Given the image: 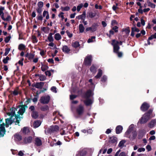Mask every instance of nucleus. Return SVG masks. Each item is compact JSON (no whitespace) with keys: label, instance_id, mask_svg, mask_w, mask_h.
<instances>
[{"label":"nucleus","instance_id":"43","mask_svg":"<svg viewBox=\"0 0 156 156\" xmlns=\"http://www.w3.org/2000/svg\"><path fill=\"white\" fill-rule=\"evenodd\" d=\"M11 38V37L10 36H9L7 37H6L5 40V41L6 43H8L9 41H10Z\"/></svg>","mask_w":156,"mask_h":156},{"label":"nucleus","instance_id":"39","mask_svg":"<svg viewBox=\"0 0 156 156\" xmlns=\"http://www.w3.org/2000/svg\"><path fill=\"white\" fill-rule=\"evenodd\" d=\"M25 46L23 44H20L18 47V49L20 50H22L23 49L25 48Z\"/></svg>","mask_w":156,"mask_h":156},{"label":"nucleus","instance_id":"21","mask_svg":"<svg viewBox=\"0 0 156 156\" xmlns=\"http://www.w3.org/2000/svg\"><path fill=\"white\" fill-rule=\"evenodd\" d=\"M110 140L109 142L111 143H116L117 141V138L115 136H112L110 138Z\"/></svg>","mask_w":156,"mask_h":156},{"label":"nucleus","instance_id":"33","mask_svg":"<svg viewBox=\"0 0 156 156\" xmlns=\"http://www.w3.org/2000/svg\"><path fill=\"white\" fill-rule=\"evenodd\" d=\"M41 109L42 111H45L48 110L49 109V108L47 105H46L41 107Z\"/></svg>","mask_w":156,"mask_h":156},{"label":"nucleus","instance_id":"49","mask_svg":"<svg viewBox=\"0 0 156 156\" xmlns=\"http://www.w3.org/2000/svg\"><path fill=\"white\" fill-rule=\"evenodd\" d=\"M77 97V96L75 95H70V100H73L74 99L76 98Z\"/></svg>","mask_w":156,"mask_h":156},{"label":"nucleus","instance_id":"57","mask_svg":"<svg viewBox=\"0 0 156 156\" xmlns=\"http://www.w3.org/2000/svg\"><path fill=\"white\" fill-rule=\"evenodd\" d=\"M45 74L46 75L48 76H50L51 75V73L49 71H47L45 72Z\"/></svg>","mask_w":156,"mask_h":156},{"label":"nucleus","instance_id":"13","mask_svg":"<svg viewBox=\"0 0 156 156\" xmlns=\"http://www.w3.org/2000/svg\"><path fill=\"white\" fill-rule=\"evenodd\" d=\"M145 133V131L144 130H140L139 131L138 138L139 139H141L144 136Z\"/></svg>","mask_w":156,"mask_h":156},{"label":"nucleus","instance_id":"15","mask_svg":"<svg viewBox=\"0 0 156 156\" xmlns=\"http://www.w3.org/2000/svg\"><path fill=\"white\" fill-rule=\"evenodd\" d=\"M35 144L37 146H39L41 145L42 142L41 140L38 137L36 138L35 140Z\"/></svg>","mask_w":156,"mask_h":156},{"label":"nucleus","instance_id":"38","mask_svg":"<svg viewBox=\"0 0 156 156\" xmlns=\"http://www.w3.org/2000/svg\"><path fill=\"white\" fill-rule=\"evenodd\" d=\"M9 59V58L8 56H7L5 58H4L3 60V62L4 64H6L8 63V61Z\"/></svg>","mask_w":156,"mask_h":156},{"label":"nucleus","instance_id":"51","mask_svg":"<svg viewBox=\"0 0 156 156\" xmlns=\"http://www.w3.org/2000/svg\"><path fill=\"white\" fill-rule=\"evenodd\" d=\"M4 10V7H0V16L2 14H4L3 11Z\"/></svg>","mask_w":156,"mask_h":156},{"label":"nucleus","instance_id":"31","mask_svg":"<svg viewBox=\"0 0 156 156\" xmlns=\"http://www.w3.org/2000/svg\"><path fill=\"white\" fill-rule=\"evenodd\" d=\"M61 37L59 33H57L55 34V38L57 40H59L61 39Z\"/></svg>","mask_w":156,"mask_h":156},{"label":"nucleus","instance_id":"8","mask_svg":"<svg viewBox=\"0 0 156 156\" xmlns=\"http://www.w3.org/2000/svg\"><path fill=\"white\" fill-rule=\"evenodd\" d=\"M137 133L135 131H133L129 135H126L127 137H128L131 140H134L136 136Z\"/></svg>","mask_w":156,"mask_h":156},{"label":"nucleus","instance_id":"55","mask_svg":"<svg viewBox=\"0 0 156 156\" xmlns=\"http://www.w3.org/2000/svg\"><path fill=\"white\" fill-rule=\"evenodd\" d=\"M47 89L45 88H43V90H40L39 92L37 91V94H41V92H44V91L46 90Z\"/></svg>","mask_w":156,"mask_h":156},{"label":"nucleus","instance_id":"5","mask_svg":"<svg viewBox=\"0 0 156 156\" xmlns=\"http://www.w3.org/2000/svg\"><path fill=\"white\" fill-rule=\"evenodd\" d=\"M5 121L6 123V127H8L9 125H11L13 123H16L15 118L12 119V116L10 117L9 118L6 119Z\"/></svg>","mask_w":156,"mask_h":156},{"label":"nucleus","instance_id":"60","mask_svg":"<svg viewBox=\"0 0 156 156\" xmlns=\"http://www.w3.org/2000/svg\"><path fill=\"white\" fill-rule=\"evenodd\" d=\"M36 10L37 11V12L39 14L41 13L42 11V9L41 8H37V9Z\"/></svg>","mask_w":156,"mask_h":156},{"label":"nucleus","instance_id":"29","mask_svg":"<svg viewBox=\"0 0 156 156\" xmlns=\"http://www.w3.org/2000/svg\"><path fill=\"white\" fill-rule=\"evenodd\" d=\"M96 15V13H93L92 12H89L87 14V16H89L90 18H92L94 17Z\"/></svg>","mask_w":156,"mask_h":156},{"label":"nucleus","instance_id":"30","mask_svg":"<svg viewBox=\"0 0 156 156\" xmlns=\"http://www.w3.org/2000/svg\"><path fill=\"white\" fill-rule=\"evenodd\" d=\"M79 29L80 32L83 33V32L84 28L82 24H80L79 26Z\"/></svg>","mask_w":156,"mask_h":156},{"label":"nucleus","instance_id":"37","mask_svg":"<svg viewBox=\"0 0 156 156\" xmlns=\"http://www.w3.org/2000/svg\"><path fill=\"white\" fill-rule=\"evenodd\" d=\"M61 9L62 11H69L70 9V8L69 6H66L65 7H61Z\"/></svg>","mask_w":156,"mask_h":156},{"label":"nucleus","instance_id":"11","mask_svg":"<svg viewBox=\"0 0 156 156\" xmlns=\"http://www.w3.org/2000/svg\"><path fill=\"white\" fill-rule=\"evenodd\" d=\"M150 107L149 105L147 103L144 102L141 107V110L143 111H145L147 110Z\"/></svg>","mask_w":156,"mask_h":156},{"label":"nucleus","instance_id":"32","mask_svg":"<svg viewBox=\"0 0 156 156\" xmlns=\"http://www.w3.org/2000/svg\"><path fill=\"white\" fill-rule=\"evenodd\" d=\"M29 132V130L27 127H24L22 130L23 133L24 134H26Z\"/></svg>","mask_w":156,"mask_h":156},{"label":"nucleus","instance_id":"6","mask_svg":"<svg viewBox=\"0 0 156 156\" xmlns=\"http://www.w3.org/2000/svg\"><path fill=\"white\" fill-rule=\"evenodd\" d=\"M18 107L19 108L20 107L21 108L18 112L17 113L19 114V113H21V115H23V113L25 112L26 108H27L28 107L27 105H19Z\"/></svg>","mask_w":156,"mask_h":156},{"label":"nucleus","instance_id":"35","mask_svg":"<svg viewBox=\"0 0 156 156\" xmlns=\"http://www.w3.org/2000/svg\"><path fill=\"white\" fill-rule=\"evenodd\" d=\"M147 3H148V6L151 7V8H155V5L154 4L150 2H147Z\"/></svg>","mask_w":156,"mask_h":156},{"label":"nucleus","instance_id":"24","mask_svg":"<svg viewBox=\"0 0 156 156\" xmlns=\"http://www.w3.org/2000/svg\"><path fill=\"white\" fill-rule=\"evenodd\" d=\"M133 128L132 126H130L129 129L126 133V135H129L133 131Z\"/></svg>","mask_w":156,"mask_h":156},{"label":"nucleus","instance_id":"45","mask_svg":"<svg viewBox=\"0 0 156 156\" xmlns=\"http://www.w3.org/2000/svg\"><path fill=\"white\" fill-rule=\"evenodd\" d=\"M123 31H125L126 34H129L130 31L129 27H128L127 28L125 29Z\"/></svg>","mask_w":156,"mask_h":156},{"label":"nucleus","instance_id":"41","mask_svg":"<svg viewBox=\"0 0 156 156\" xmlns=\"http://www.w3.org/2000/svg\"><path fill=\"white\" fill-rule=\"evenodd\" d=\"M40 80V81H44L46 79V77L44 75H41L39 77Z\"/></svg>","mask_w":156,"mask_h":156},{"label":"nucleus","instance_id":"1","mask_svg":"<svg viewBox=\"0 0 156 156\" xmlns=\"http://www.w3.org/2000/svg\"><path fill=\"white\" fill-rule=\"evenodd\" d=\"M152 112V110L150 109L147 112L145 113L140 120V124H144L147 122L151 118V115Z\"/></svg>","mask_w":156,"mask_h":156},{"label":"nucleus","instance_id":"18","mask_svg":"<svg viewBox=\"0 0 156 156\" xmlns=\"http://www.w3.org/2000/svg\"><path fill=\"white\" fill-rule=\"evenodd\" d=\"M44 82H41L36 83V88L41 89L44 85Z\"/></svg>","mask_w":156,"mask_h":156},{"label":"nucleus","instance_id":"56","mask_svg":"<svg viewBox=\"0 0 156 156\" xmlns=\"http://www.w3.org/2000/svg\"><path fill=\"white\" fill-rule=\"evenodd\" d=\"M132 28H133V30L134 32H139L140 31L139 29L136 28V27H132Z\"/></svg>","mask_w":156,"mask_h":156},{"label":"nucleus","instance_id":"7","mask_svg":"<svg viewBox=\"0 0 156 156\" xmlns=\"http://www.w3.org/2000/svg\"><path fill=\"white\" fill-rule=\"evenodd\" d=\"M16 108H12L10 109V112L7 113V114L10 117L12 116V118L13 116L16 117L17 114L15 113Z\"/></svg>","mask_w":156,"mask_h":156},{"label":"nucleus","instance_id":"17","mask_svg":"<svg viewBox=\"0 0 156 156\" xmlns=\"http://www.w3.org/2000/svg\"><path fill=\"white\" fill-rule=\"evenodd\" d=\"M41 122L40 120L35 121L33 124V126L34 128H36L39 127L41 124Z\"/></svg>","mask_w":156,"mask_h":156},{"label":"nucleus","instance_id":"2","mask_svg":"<svg viewBox=\"0 0 156 156\" xmlns=\"http://www.w3.org/2000/svg\"><path fill=\"white\" fill-rule=\"evenodd\" d=\"M93 94L92 91L90 90H88L86 93L85 97L86 98V100L84 101V103L86 106H89L92 104L93 101L89 98L93 96Z\"/></svg>","mask_w":156,"mask_h":156},{"label":"nucleus","instance_id":"20","mask_svg":"<svg viewBox=\"0 0 156 156\" xmlns=\"http://www.w3.org/2000/svg\"><path fill=\"white\" fill-rule=\"evenodd\" d=\"M32 137L31 136L28 138H25L24 140V142L25 144L30 143L32 140Z\"/></svg>","mask_w":156,"mask_h":156},{"label":"nucleus","instance_id":"62","mask_svg":"<svg viewBox=\"0 0 156 156\" xmlns=\"http://www.w3.org/2000/svg\"><path fill=\"white\" fill-rule=\"evenodd\" d=\"M117 23L115 20H112V25L113 26L115 24H117Z\"/></svg>","mask_w":156,"mask_h":156},{"label":"nucleus","instance_id":"59","mask_svg":"<svg viewBox=\"0 0 156 156\" xmlns=\"http://www.w3.org/2000/svg\"><path fill=\"white\" fill-rule=\"evenodd\" d=\"M118 27L117 26H115L114 27H113L112 28V30H114L115 32H117L118 31L117 29Z\"/></svg>","mask_w":156,"mask_h":156},{"label":"nucleus","instance_id":"63","mask_svg":"<svg viewBox=\"0 0 156 156\" xmlns=\"http://www.w3.org/2000/svg\"><path fill=\"white\" fill-rule=\"evenodd\" d=\"M145 148H142V147L140 148H139L138 150V151L139 152H141L142 151H145Z\"/></svg>","mask_w":156,"mask_h":156},{"label":"nucleus","instance_id":"44","mask_svg":"<svg viewBox=\"0 0 156 156\" xmlns=\"http://www.w3.org/2000/svg\"><path fill=\"white\" fill-rule=\"evenodd\" d=\"M10 50V48H6L5 49V52L4 53V55L5 56L7 55L9 53V52Z\"/></svg>","mask_w":156,"mask_h":156},{"label":"nucleus","instance_id":"19","mask_svg":"<svg viewBox=\"0 0 156 156\" xmlns=\"http://www.w3.org/2000/svg\"><path fill=\"white\" fill-rule=\"evenodd\" d=\"M86 17V12L85 11H84L83 12V14L80 15L76 17V18L78 20H80V19H81L83 20H84V18Z\"/></svg>","mask_w":156,"mask_h":156},{"label":"nucleus","instance_id":"58","mask_svg":"<svg viewBox=\"0 0 156 156\" xmlns=\"http://www.w3.org/2000/svg\"><path fill=\"white\" fill-rule=\"evenodd\" d=\"M66 32L69 37L71 38L72 37V34L70 33L68 30H67Z\"/></svg>","mask_w":156,"mask_h":156},{"label":"nucleus","instance_id":"64","mask_svg":"<svg viewBox=\"0 0 156 156\" xmlns=\"http://www.w3.org/2000/svg\"><path fill=\"white\" fill-rule=\"evenodd\" d=\"M119 156H126V154L125 152H122L119 154Z\"/></svg>","mask_w":156,"mask_h":156},{"label":"nucleus","instance_id":"23","mask_svg":"<svg viewBox=\"0 0 156 156\" xmlns=\"http://www.w3.org/2000/svg\"><path fill=\"white\" fill-rule=\"evenodd\" d=\"M122 129V127L121 126H118L116 128V132L117 134L119 133Z\"/></svg>","mask_w":156,"mask_h":156},{"label":"nucleus","instance_id":"4","mask_svg":"<svg viewBox=\"0 0 156 156\" xmlns=\"http://www.w3.org/2000/svg\"><path fill=\"white\" fill-rule=\"evenodd\" d=\"M50 97L47 95L46 96H42L41 98L40 101L41 103L43 104H47L50 101Z\"/></svg>","mask_w":156,"mask_h":156},{"label":"nucleus","instance_id":"28","mask_svg":"<svg viewBox=\"0 0 156 156\" xmlns=\"http://www.w3.org/2000/svg\"><path fill=\"white\" fill-rule=\"evenodd\" d=\"M96 69L97 68L93 65L90 68V71L93 73H95L96 72Z\"/></svg>","mask_w":156,"mask_h":156},{"label":"nucleus","instance_id":"10","mask_svg":"<svg viewBox=\"0 0 156 156\" xmlns=\"http://www.w3.org/2000/svg\"><path fill=\"white\" fill-rule=\"evenodd\" d=\"M91 58L92 57L90 55L86 57L84 60L85 64L90 65L91 63Z\"/></svg>","mask_w":156,"mask_h":156},{"label":"nucleus","instance_id":"26","mask_svg":"<svg viewBox=\"0 0 156 156\" xmlns=\"http://www.w3.org/2000/svg\"><path fill=\"white\" fill-rule=\"evenodd\" d=\"M98 25L96 23H94L91 27L92 28V32H93L96 31L97 30V27Z\"/></svg>","mask_w":156,"mask_h":156},{"label":"nucleus","instance_id":"61","mask_svg":"<svg viewBox=\"0 0 156 156\" xmlns=\"http://www.w3.org/2000/svg\"><path fill=\"white\" fill-rule=\"evenodd\" d=\"M48 39L50 42L53 41H54L53 37H48Z\"/></svg>","mask_w":156,"mask_h":156},{"label":"nucleus","instance_id":"48","mask_svg":"<svg viewBox=\"0 0 156 156\" xmlns=\"http://www.w3.org/2000/svg\"><path fill=\"white\" fill-rule=\"evenodd\" d=\"M95 38V36H92L90 38H89L87 41L88 43H90L93 42V39H94Z\"/></svg>","mask_w":156,"mask_h":156},{"label":"nucleus","instance_id":"22","mask_svg":"<svg viewBox=\"0 0 156 156\" xmlns=\"http://www.w3.org/2000/svg\"><path fill=\"white\" fill-rule=\"evenodd\" d=\"M62 50L63 51L68 53H69L70 51V49L68 48L67 46L65 45L63 47Z\"/></svg>","mask_w":156,"mask_h":156},{"label":"nucleus","instance_id":"27","mask_svg":"<svg viewBox=\"0 0 156 156\" xmlns=\"http://www.w3.org/2000/svg\"><path fill=\"white\" fill-rule=\"evenodd\" d=\"M102 74V71L101 69H98V73L95 77L96 78H98L101 77Z\"/></svg>","mask_w":156,"mask_h":156},{"label":"nucleus","instance_id":"54","mask_svg":"<svg viewBox=\"0 0 156 156\" xmlns=\"http://www.w3.org/2000/svg\"><path fill=\"white\" fill-rule=\"evenodd\" d=\"M11 17L10 15H8L7 17L6 18H5V21H10L11 20Z\"/></svg>","mask_w":156,"mask_h":156},{"label":"nucleus","instance_id":"47","mask_svg":"<svg viewBox=\"0 0 156 156\" xmlns=\"http://www.w3.org/2000/svg\"><path fill=\"white\" fill-rule=\"evenodd\" d=\"M6 131L1 130L0 132V137H3L5 134Z\"/></svg>","mask_w":156,"mask_h":156},{"label":"nucleus","instance_id":"25","mask_svg":"<svg viewBox=\"0 0 156 156\" xmlns=\"http://www.w3.org/2000/svg\"><path fill=\"white\" fill-rule=\"evenodd\" d=\"M32 117L34 119H36L38 116V112L36 111H33L32 112V114L31 115Z\"/></svg>","mask_w":156,"mask_h":156},{"label":"nucleus","instance_id":"40","mask_svg":"<svg viewBox=\"0 0 156 156\" xmlns=\"http://www.w3.org/2000/svg\"><path fill=\"white\" fill-rule=\"evenodd\" d=\"M72 45L73 47H74L75 48H77L79 46L80 44L78 42L76 41L74 43L72 44Z\"/></svg>","mask_w":156,"mask_h":156},{"label":"nucleus","instance_id":"14","mask_svg":"<svg viewBox=\"0 0 156 156\" xmlns=\"http://www.w3.org/2000/svg\"><path fill=\"white\" fill-rule=\"evenodd\" d=\"M59 127L57 125H55L54 126H51L50 127V130L52 132H57L58 131Z\"/></svg>","mask_w":156,"mask_h":156},{"label":"nucleus","instance_id":"42","mask_svg":"<svg viewBox=\"0 0 156 156\" xmlns=\"http://www.w3.org/2000/svg\"><path fill=\"white\" fill-rule=\"evenodd\" d=\"M43 3L42 2H38L37 4V5L38 6V8H41L43 6Z\"/></svg>","mask_w":156,"mask_h":156},{"label":"nucleus","instance_id":"53","mask_svg":"<svg viewBox=\"0 0 156 156\" xmlns=\"http://www.w3.org/2000/svg\"><path fill=\"white\" fill-rule=\"evenodd\" d=\"M107 80V77L105 76H103L101 78V81L103 82H105Z\"/></svg>","mask_w":156,"mask_h":156},{"label":"nucleus","instance_id":"34","mask_svg":"<svg viewBox=\"0 0 156 156\" xmlns=\"http://www.w3.org/2000/svg\"><path fill=\"white\" fill-rule=\"evenodd\" d=\"M41 67V69L42 71H44L48 68V66L46 65H42Z\"/></svg>","mask_w":156,"mask_h":156},{"label":"nucleus","instance_id":"9","mask_svg":"<svg viewBox=\"0 0 156 156\" xmlns=\"http://www.w3.org/2000/svg\"><path fill=\"white\" fill-rule=\"evenodd\" d=\"M84 111L83 107L81 105H80L76 109L77 112L79 115H82Z\"/></svg>","mask_w":156,"mask_h":156},{"label":"nucleus","instance_id":"50","mask_svg":"<svg viewBox=\"0 0 156 156\" xmlns=\"http://www.w3.org/2000/svg\"><path fill=\"white\" fill-rule=\"evenodd\" d=\"M32 39L34 43L35 42H37V41L36 37L35 36L33 35L32 36Z\"/></svg>","mask_w":156,"mask_h":156},{"label":"nucleus","instance_id":"3","mask_svg":"<svg viewBox=\"0 0 156 156\" xmlns=\"http://www.w3.org/2000/svg\"><path fill=\"white\" fill-rule=\"evenodd\" d=\"M119 42L116 41L115 40L112 41V44L113 46L114 51L118 54V56L121 57L122 56V53L121 52H119L118 51L119 49V47L118 45Z\"/></svg>","mask_w":156,"mask_h":156},{"label":"nucleus","instance_id":"16","mask_svg":"<svg viewBox=\"0 0 156 156\" xmlns=\"http://www.w3.org/2000/svg\"><path fill=\"white\" fill-rule=\"evenodd\" d=\"M156 124V120L155 119L152 120L148 124V126L151 128H153Z\"/></svg>","mask_w":156,"mask_h":156},{"label":"nucleus","instance_id":"12","mask_svg":"<svg viewBox=\"0 0 156 156\" xmlns=\"http://www.w3.org/2000/svg\"><path fill=\"white\" fill-rule=\"evenodd\" d=\"M21 113H19V114H18L16 115L15 118V119L16 120V123H17V124L19 126H20L19 124L20 123V121L21 120V119L23 118V117H21L20 115H21Z\"/></svg>","mask_w":156,"mask_h":156},{"label":"nucleus","instance_id":"52","mask_svg":"<svg viewBox=\"0 0 156 156\" xmlns=\"http://www.w3.org/2000/svg\"><path fill=\"white\" fill-rule=\"evenodd\" d=\"M83 4H81L80 5H78L77 6V11L78 12H79L81 8L83 7Z\"/></svg>","mask_w":156,"mask_h":156},{"label":"nucleus","instance_id":"46","mask_svg":"<svg viewBox=\"0 0 156 156\" xmlns=\"http://www.w3.org/2000/svg\"><path fill=\"white\" fill-rule=\"evenodd\" d=\"M15 137L16 138H17L18 140H22V138L21 136L19 134H16L15 135Z\"/></svg>","mask_w":156,"mask_h":156},{"label":"nucleus","instance_id":"36","mask_svg":"<svg viewBox=\"0 0 156 156\" xmlns=\"http://www.w3.org/2000/svg\"><path fill=\"white\" fill-rule=\"evenodd\" d=\"M126 142V141L124 140H121L119 144V147H123L124 146V144Z\"/></svg>","mask_w":156,"mask_h":156}]
</instances>
